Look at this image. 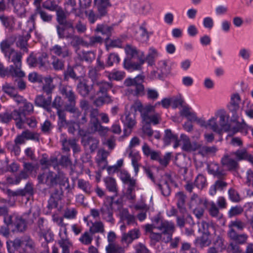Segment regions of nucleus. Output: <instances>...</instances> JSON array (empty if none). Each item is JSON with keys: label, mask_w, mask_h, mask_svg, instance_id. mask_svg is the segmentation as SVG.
I'll return each instance as SVG.
<instances>
[{"label": "nucleus", "mask_w": 253, "mask_h": 253, "mask_svg": "<svg viewBox=\"0 0 253 253\" xmlns=\"http://www.w3.org/2000/svg\"><path fill=\"white\" fill-rule=\"evenodd\" d=\"M93 84V95L92 98H95L94 104L100 107L104 104H108L112 102L109 96L107 95V92L112 87V84L104 81H99Z\"/></svg>", "instance_id": "1"}, {"label": "nucleus", "mask_w": 253, "mask_h": 253, "mask_svg": "<svg viewBox=\"0 0 253 253\" xmlns=\"http://www.w3.org/2000/svg\"><path fill=\"white\" fill-rule=\"evenodd\" d=\"M60 92L66 99L68 103L64 105V110L71 113L75 114L78 116L80 113L76 107V95L72 87L68 85H63L60 87Z\"/></svg>", "instance_id": "2"}, {"label": "nucleus", "mask_w": 253, "mask_h": 253, "mask_svg": "<svg viewBox=\"0 0 253 253\" xmlns=\"http://www.w3.org/2000/svg\"><path fill=\"white\" fill-rule=\"evenodd\" d=\"M22 56L21 52L15 50L5 55L8 61L13 63L10 66L9 71V73H10L12 76L22 78L25 76V73L21 70Z\"/></svg>", "instance_id": "3"}, {"label": "nucleus", "mask_w": 253, "mask_h": 253, "mask_svg": "<svg viewBox=\"0 0 253 253\" xmlns=\"http://www.w3.org/2000/svg\"><path fill=\"white\" fill-rule=\"evenodd\" d=\"M143 80L142 76H137L134 79L127 78L124 82V84L128 87L127 92L134 96L142 95L144 94V87L142 84Z\"/></svg>", "instance_id": "4"}, {"label": "nucleus", "mask_w": 253, "mask_h": 253, "mask_svg": "<svg viewBox=\"0 0 253 253\" xmlns=\"http://www.w3.org/2000/svg\"><path fill=\"white\" fill-rule=\"evenodd\" d=\"M155 106L150 105L143 108L142 111V119L145 124H153L155 125L159 124L161 116L159 113L155 112Z\"/></svg>", "instance_id": "5"}, {"label": "nucleus", "mask_w": 253, "mask_h": 253, "mask_svg": "<svg viewBox=\"0 0 253 253\" xmlns=\"http://www.w3.org/2000/svg\"><path fill=\"white\" fill-rule=\"evenodd\" d=\"M157 229L161 231L164 236L163 242L168 243L171 240L173 233L175 230V226L172 222L164 220L160 226H157Z\"/></svg>", "instance_id": "6"}, {"label": "nucleus", "mask_w": 253, "mask_h": 253, "mask_svg": "<svg viewBox=\"0 0 253 253\" xmlns=\"http://www.w3.org/2000/svg\"><path fill=\"white\" fill-rule=\"evenodd\" d=\"M125 128L124 135L122 137L128 136L132 132L133 128L136 125L135 115L134 113H128L126 114L125 118L123 120Z\"/></svg>", "instance_id": "7"}, {"label": "nucleus", "mask_w": 253, "mask_h": 253, "mask_svg": "<svg viewBox=\"0 0 253 253\" xmlns=\"http://www.w3.org/2000/svg\"><path fill=\"white\" fill-rule=\"evenodd\" d=\"M57 115L59 118L58 125L60 127H66L70 133L74 134L79 128V125L75 122H68L65 119V113L64 111H58Z\"/></svg>", "instance_id": "8"}, {"label": "nucleus", "mask_w": 253, "mask_h": 253, "mask_svg": "<svg viewBox=\"0 0 253 253\" xmlns=\"http://www.w3.org/2000/svg\"><path fill=\"white\" fill-rule=\"evenodd\" d=\"M50 52L51 56L61 57L62 59L70 57L72 54L67 46H61L57 44L50 47Z\"/></svg>", "instance_id": "9"}, {"label": "nucleus", "mask_w": 253, "mask_h": 253, "mask_svg": "<svg viewBox=\"0 0 253 253\" xmlns=\"http://www.w3.org/2000/svg\"><path fill=\"white\" fill-rule=\"evenodd\" d=\"M39 182L52 186L57 183V175L50 171H45L38 176Z\"/></svg>", "instance_id": "10"}, {"label": "nucleus", "mask_w": 253, "mask_h": 253, "mask_svg": "<svg viewBox=\"0 0 253 253\" xmlns=\"http://www.w3.org/2000/svg\"><path fill=\"white\" fill-rule=\"evenodd\" d=\"M77 89L78 93L83 97H86L90 95V99L94 100L95 98H92L93 95V84L88 85L84 81H82L80 79L79 83L77 84Z\"/></svg>", "instance_id": "11"}, {"label": "nucleus", "mask_w": 253, "mask_h": 253, "mask_svg": "<svg viewBox=\"0 0 253 253\" xmlns=\"http://www.w3.org/2000/svg\"><path fill=\"white\" fill-rule=\"evenodd\" d=\"M141 233L138 228L133 229L128 232L124 233L122 234L121 242L127 245H129L133 241L138 239Z\"/></svg>", "instance_id": "12"}, {"label": "nucleus", "mask_w": 253, "mask_h": 253, "mask_svg": "<svg viewBox=\"0 0 253 253\" xmlns=\"http://www.w3.org/2000/svg\"><path fill=\"white\" fill-rule=\"evenodd\" d=\"M28 140L40 141V136L38 133L26 130L23 131L21 134L17 136L14 142H23L25 140Z\"/></svg>", "instance_id": "13"}, {"label": "nucleus", "mask_w": 253, "mask_h": 253, "mask_svg": "<svg viewBox=\"0 0 253 253\" xmlns=\"http://www.w3.org/2000/svg\"><path fill=\"white\" fill-rule=\"evenodd\" d=\"M138 63H132L130 60L125 59L124 62V67L127 70H140L141 66L145 62V55L144 52H141V56L138 58Z\"/></svg>", "instance_id": "14"}, {"label": "nucleus", "mask_w": 253, "mask_h": 253, "mask_svg": "<svg viewBox=\"0 0 253 253\" xmlns=\"http://www.w3.org/2000/svg\"><path fill=\"white\" fill-rule=\"evenodd\" d=\"M241 98L238 93H235L232 95L230 101V110L233 114V120L237 121L239 118V115L236 112L239 109V104Z\"/></svg>", "instance_id": "15"}, {"label": "nucleus", "mask_w": 253, "mask_h": 253, "mask_svg": "<svg viewBox=\"0 0 253 253\" xmlns=\"http://www.w3.org/2000/svg\"><path fill=\"white\" fill-rule=\"evenodd\" d=\"M27 213L24 214L22 216H16L15 217V225L16 229L20 232L25 231L27 227V222H33V219H27Z\"/></svg>", "instance_id": "16"}, {"label": "nucleus", "mask_w": 253, "mask_h": 253, "mask_svg": "<svg viewBox=\"0 0 253 253\" xmlns=\"http://www.w3.org/2000/svg\"><path fill=\"white\" fill-rule=\"evenodd\" d=\"M133 145V143H130L129 146V149H130L129 157L131 158L132 165L134 168V171L135 173L137 174L139 169L140 165L139 164L138 162L140 160L141 157L138 152L131 150Z\"/></svg>", "instance_id": "17"}, {"label": "nucleus", "mask_w": 253, "mask_h": 253, "mask_svg": "<svg viewBox=\"0 0 253 253\" xmlns=\"http://www.w3.org/2000/svg\"><path fill=\"white\" fill-rule=\"evenodd\" d=\"M25 115H23L21 110L15 109L11 113V120L15 121L16 126L19 129L23 127L25 124Z\"/></svg>", "instance_id": "18"}, {"label": "nucleus", "mask_w": 253, "mask_h": 253, "mask_svg": "<svg viewBox=\"0 0 253 253\" xmlns=\"http://www.w3.org/2000/svg\"><path fill=\"white\" fill-rule=\"evenodd\" d=\"M36 18V14H32L30 17L29 19L23 27V33H25L27 39H30L31 37L30 33L35 29Z\"/></svg>", "instance_id": "19"}, {"label": "nucleus", "mask_w": 253, "mask_h": 253, "mask_svg": "<svg viewBox=\"0 0 253 253\" xmlns=\"http://www.w3.org/2000/svg\"><path fill=\"white\" fill-rule=\"evenodd\" d=\"M100 214L103 219L113 224L114 219L113 217V211L111 206L104 205L100 209Z\"/></svg>", "instance_id": "20"}, {"label": "nucleus", "mask_w": 253, "mask_h": 253, "mask_svg": "<svg viewBox=\"0 0 253 253\" xmlns=\"http://www.w3.org/2000/svg\"><path fill=\"white\" fill-rule=\"evenodd\" d=\"M230 155L225 154L222 158L221 163L222 165L229 170L235 169L238 167V164L236 160L230 157Z\"/></svg>", "instance_id": "21"}, {"label": "nucleus", "mask_w": 253, "mask_h": 253, "mask_svg": "<svg viewBox=\"0 0 253 253\" xmlns=\"http://www.w3.org/2000/svg\"><path fill=\"white\" fill-rule=\"evenodd\" d=\"M0 21L6 29L10 31L13 30L15 24V19L13 16L1 14L0 16Z\"/></svg>", "instance_id": "22"}, {"label": "nucleus", "mask_w": 253, "mask_h": 253, "mask_svg": "<svg viewBox=\"0 0 253 253\" xmlns=\"http://www.w3.org/2000/svg\"><path fill=\"white\" fill-rule=\"evenodd\" d=\"M211 243L212 247L221 252L226 248V245L223 237L219 235H216L215 232H214V236L212 237Z\"/></svg>", "instance_id": "23"}, {"label": "nucleus", "mask_w": 253, "mask_h": 253, "mask_svg": "<svg viewBox=\"0 0 253 253\" xmlns=\"http://www.w3.org/2000/svg\"><path fill=\"white\" fill-rule=\"evenodd\" d=\"M186 199V196L182 192H178L175 194V199L176 201V205L180 212L182 213L186 211L185 207V204Z\"/></svg>", "instance_id": "24"}, {"label": "nucleus", "mask_w": 253, "mask_h": 253, "mask_svg": "<svg viewBox=\"0 0 253 253\" xmlns=\"http://www.w3.org/2000/svg\"><path fill=\"white\" fill-rule=\"evenodd\" d=\"M207 205L208 200L199 197L196 194H193L190 198L189 206L191 208L199 206H207Z\"/></svg>", "instance_id": "25"}, {"label": "nucleus", "mask_w": 253, "mask_h": 253, "mask_svg": "<svg viewBox=\"0 0 253 253\" xmlns=\"http://www.w3.org/2000/svg\"><path fill=\"white\" fill-rule=\"evenodd\" d=\"M215 115L217 119L219 118L218 125L221 128V131L223 129L226 130L228 126L225 112L223 110H218L215 113Z\"/></svg>", "instance_id": "26"}, {"label": "nucleus", "mask_w": 253, "mask_h": 253, "mask_svg": "<svg viewBox=\"0 0 253 253\" xmlns=\"http://www.w3.org/2000/svg\"><path fill=\"white\" fill-rule=\"evenodd\" d=\"M35 102L36 105L47 109L51 104V96H49L47 98H45L42 95H38L35 98Z\"/></svg>", "instance_id": "27"}, {"label": "nucleus", "mask_w": 253, "mask_h": 253, "mask_svg": "<svg viewBox=\"0 0 253 253\" xmlns=\"http://www.w3.org/2000/svg\"><path fill=\"white\" fill-rule=\"evenodd\" d=\"M159 56V53L157 49L150 47L148 50V54L145 57V61H146L149 65L152 66L155 63V60Z\"/></svg>", "instance_id": "28"}, {"label": "nucleus", "mask_w": 253, "mask_h": 253, "mask_svg": "<svg viewBox=\"0 0 253 253\" xmlns=\"http://www.w3.org/2000/svg\"><path fill=\"white\" fill-rule=\"evenodd\" d=\"M89 231L91 234L96 233H104L105 232L104 225L100 220L94 222H91V225L89 227Z\"/></svg>", "instance_id": "29"}, {"label": "nucleus", "mask_w": 253, "mask_h": 253, "mask_svg": "<svg viewBox=\"0 0 253 253\" xmlns=\"http://www.w3.org/2000/svg\"><path fill=\"white\" fill-rule=\"evenodd\" d=\"M227 186V183L222 180H218L211 185L209 190V194L211 196L216 194L217 190H222Z\"/></svg>", "instance_id": "30"}, {"label": "nucleus", "mask_w": 253, "mask_h": 253, "mask_svg": "<svg viewBox=\"0 0 253 253\" xmlns=\"http://www.w3.org/2000/svg\"><path fill=\"white\" fill-rule=\"evenodd\" d=\"M125 52L126 54L127 57L126 59L130 60L131 59L135 57L136 56H138L139 58L141 56V52L142 51H139L136 49L135 46L127 44L125 48Z\"/></svg>", "instance_id": "31"}, {"label": "nucleus", "mask_w": 253, "mask_h": 253, "mask_svg": "<svg viewBox=\"0 0 253 253\" xmlns=\"http://www.w3.org/2000/svg\"><path fill=\"white\" fill-rule=\"evenodd\" d=\"M211 234H202V235L196 240V243L201 248L209 246L211 244Z\"/></svg>", "instance_id": "32"}, {"label": "nucleus", "mask_w": 253, "mask_h": 253, "mask_svg": "<svg viewBox=\"0 0 253 253\" xmlns=\"http://www.w3.org/2000/svg\"><path fill=\"white\" fill-rule=\"evenodd\" d=\"M65 10L68 14L73 13L76 16H79L76 8V0H67L65 3Z\"/></svg>", "instance_id": "33"}, {"label": "nucleus", "mask_w": 253, "mask_h": 253, "mask_svg": "<svg viewBox=\"0 0 253 253\" xmlns=\"http://www.w3.org/2000/svg\"><path fill=\"white\" fill-rule=\"evenodd\" d=\"M217 150L215 146H203L199 147V153L203 156H213L217 151Z\"/></svg>", "instance_id": "34"}, {"label": "nucleus", "mask_w": 253, "mask_h": 253, "mask_svg": "<svg viewBox=\"0 0 253 253\" xmlns=\"http://www.w3.org/2000/svg\"><path fill=\"white\" fill-rule=\"evenodd\" d=\"M44 219L40 218L38 222V226L40 229L41 234L45 240L47 242H49L52 240V236L50 233L48 232V230L44 229Z\"/></svg>", "instance_id": "35"}, {"label": "nucleus", "mask_w": 253, "mask_h": 253, "mask_svg": "<svg viewBox=\"0 0 253 253\" xmlns=\"http://www.w3.org/2000/svg\"><path fill=\"white\" fill-rule=\"evenodd\" d=\"M106 253H125V249L118 244H108L105 247Z\"/></svg>", "instance_id": "36"}, {"label": "nucleus", "mask_w": 253, "mask_h": 253, "mask_svg": "<svg viewBox=\"0 0 253 253\" xmlns=\"http://www.w3.org/2000/svg\"><path fill=\"white\" fill-rule=\"evenodd\" d=\"M106 188L110 192L116 193L117 192V185L115 179L111 177H107L104 179Z\"/></svg>", "instance_id": "37"}, {"label": "nucleus", "mask_w": 253, "mask_h": 253, "mask_svg": "<svg viewBox=\"0 0 253 253\" xmlns=\"http://www.w3.org/2000/svg\"><path fill=\"white\" fill-rule=\"evenodd\" d=\"M113 30V27L106 24H98L95 30V31L98 33H101L102 35H106L109 38Z\"/></svg>", "instance_id": "38"}, {"label": "nucleus", "mask_w": 253, "mask_h": 253, "mask_svg": "<svg viewBox=\"0 0 253 253\" xmlns=\"http://www.w3.org/2000/svg\"><path fill=\"white\" fill-rule=\"evenodd\" d=\"M78 187L86 194H89L92 192V186L90 183L83 179L78 180Z\"/></svg>", "instance_id": "39"}, {"label": "nucleus", "mask_w": 253, "mask_h": 253, "mask_svg": "<svg viewBox=\"0 0 253 253\" xmlns=\"http://www.w3.org/2000/svg\"><path fill=\"white\" fill-rule=\"evenodd\" d=\"M208 209L210 215L212 217H217L219 214V208L216 205L213 201L209 202L208 201L207 206H205Z\"/></svg>", "instance_id": "40"}, {"label": "nucleus", "mask_w": 253, "mask_h": 253, "mask_svg": "<svg viewBox=\"0 0 253 253\" xmlns=\"http://www.w3.org/2000/svg\"><path fill=\"white\" fill-rule=\"evenodd\" d=\"M207 128H210L214 132L221 131V128L217 124V117L215 115L207 121Z\"/></svg>", "instance_id": "41"}, {"label": "nucleus", "mask_w": 253, "mask_h": 253, "mask_svg": "<svg viewBox=\"0 0 253 253\" xmlns=\"http://www.w3.org/2000/svg\"><path fill=\"white\" fill-rule=\"evenodd\" d=\"M51 63L53 68L55 71L62 70L64 68V61L55 56H51Z\"/></svg>", "instance_id": "42"}, {"label": "nucleus", "mask_w": 253, "mask_h": 253, "mask_svg": "<svg viewBox=\"0 0 253 253\" xmlns=\"http://www.w3.org/2000/svg\"><path fill=\"white\" fill-rule=\"evenodd\" d=\"M163 139L165 142H178L177 135L173 133L170 129H166L165 131Z\"/></svg>", "instance_id": "43"}, {"label": "nucleus", "mask_w": 253, "mask_h": 253, "mask_svg": "<svg viewBox=\"0 0 253 253\" xmlns=\"http://www.w3.org/2000/svg\"><path fill=\"white\" fill-rule=\"evenodd\" d=\"M195 185L199 189H203L208 185L206 177L203 174H199L194 181Z\"/></svg>", "instance_id": "44"}, {"label": "nucleus", "mask_w": 253, "mask_h": 253, "mask_svg": "<svg viewBox=\"0 0 253 253\" xmlns=\"http://www.w3.org/2000/svg\"><path fill=\"white\" fill-rule=\"evenodd\" d=\"M24 169L20 172V176L23 178V179H27L28 177V173L32 172L34 170V167L29 163H24Z\"/></svg>", "instance_id": "45"}, {"label": "nucleus", "mask_w": 253, "mask_h": 253, "mask_svg": "<svg viewBox=\"0 0 253 253\" xmlns=\"http://www.w3.org/2000/svg\"><path fill=\"white\" fill-rule=\"evenodd\" d=\"M120 177L125 184H132L135 180L131 177L130 174L125 170H121L120 172Z\"/></svg>", "instance_id": "46"}, {"label": "nucleus", "mask_w": 253, "mask_h": 253, "mask_svg": "<svg viewBox=\"0 0 253 253\" xmlns=\"http://www.w3.org/2000/svg\"><path fill=\"white\" fill-rule=\"evenodd\" d=\"M99 70L95 68L91 67L89 68L88 71V77L92 81V84L97 82L99 80H98L100 74L99 73Z\"/></svg>", "instance_id": "47"}, {"label": "nucleus", "mask_w": 253, "mask_h": 253, "mask_svg": "<svg viewBox=\"0 0 253 253\" xmlns=\"http://www.w3.org/2000/svg\"><path fill=\"white\" fill-rule=\"evenodd\" d=\"M34 14H36V15H40V18L44 22L50 23L52 20V16L42 9L36 10Z\"/></svg>", "instance_id": "48"}, {"label": "nucleus", "mask_w": 253, "mask_h": 253, "mask_svg": "<svg viewBox=\"0 0 253 253\" xmlns=\"http://www.w3.org/2000/svg\"><path fill=\"white\" fill-rule=\"evenodd\" d=\"M56 30L59 39H66L65 36H73L74 33L72 32L71 30H66L65 28H61L60 26H56Z\"/></svg>", "instance_id": "49"}, {"label": "nucleus", "mask_w": 253, "mask_h": 253, "mask_svg": "<svg viewBox=\"0 0 253 253\" xmlns=\"http://www.w3.org/2000/svg\"><path fill=\"white\" fill-rule=\"evenodd\" d=\"M92 235L90 232H85L81 235L79 238V241L84 245H90L93 240Z\"/></svg>", "instance_id": "50"}, {"label": "nucleus", "mask_w": 253, "mask_h": 253, "mask_svg": "<svg viewBox=\"0 0 253 253\" xmlns=\"http://www.w3.org/2000/svg\"><path fill=\"white\" fill-rule=\"evenodd\" d=\"M11 42L8 40H4L0 43V48L2 52L4 53V56L7 54L14 50L11 47Z\"/></svg>", "instance_id": "51"}, {"label": "nucleus", "mask_w": 253, "mask_h": 253, "mask_svg": "<svg viewBox=\"0 0 253 253\" xmlns=\"http://www.w3.org/2000/svg\"><path fill=\"white\" fill-rule=\"evenodd\" d=\"M58 244L62 248V253H70L69 247L71 246V242L69 241L68 239H65L64 237L62 240L58 241Z\"/></svg>", "instance_id": "52"}, {"label": "nucleus", "mask_w": 253, "mask_h": 253, "mask_svg": "<svg viewBox=\"0 0 253 253\" xmlns=\"http://www.w3.org/2000/svg\"><path fill=\"white\" fill-rule=\"evenodd\" d=\"M107 77L110 80L120 81L124 77V73L121 71H113L108 73Z\"/></svg>", "instance_id": "53"}, {"label": "nucleus", "mask_w": 253, "mask_h": 253, "mask_svg": "<svg viewBox=\"0 0 253 253\" xmlns=\"http://www.w3.org/2000/svg\"><path fill=\"white\" fill-rule=\"evenodd\" d=\"M231 156H235L237 161H241L246 159L248 156V152L245 149H242L231 153Z\"/></svg>", "instance_id": "54"}, {"label": "nucleus", "mask_w": 253, "mask_h": 253, "mask_svg": "<svg viewBox=\"0 0 253 253\" xmlns=\"http://www.w3.org/2000/svg\"><path fill=\"white\" fill-rule=\"evenodd\" d=\"M42 6L49 11H54L57 10L58 5L54 0H46L42 3Z\"/></svg>", "instance_id": "55"}, {"label": "nucleus", "mask_w": 253, "mask_h": 253, "mask_svg": "<svg viewBox=\"0 0 253 253\" xmlns=\"http://www.w3.org/2000/svg\"><path fill=\"white\" fill-rule=\"evenodd\" d=\"M158 186L164 196H169L170 195V189L167 181H161Z\"/></svg>", "instance_id": "56"}, {"label": "nucleus", "mask_w": 253, "mask_h": 253, "mask_svg": "<svg viewBox=\"0 0 253 253\" xmlns=\"http://www.w3.org/2000/svg\"><path fill=\"white\" fill-rule=\"evenodd\" d=\"M201 230H202L203 234H211L210 230H212L214 232H215V226L212 223H208L206 221L201 222Z\"/></svg>", "instance_id": "57"}, {"label": "nucleus", "mask_w": 253, "mask_h": 253, "mask_svg": "<svg viewBox=\"0 0 253 253\" xmlns=\"http://www.w3.org/2000/svg\"><path fill=\"white\" fill-rule=\"evenodd\" d=\"M164 220H163L159 217H155L153 220V223L152 224H147L145 226L146 231H151L154 228L157 229V226H159L161 225L162 222H164Z\"/></svg>", "instance_id": "58"}, {"label": "nucleus", "mask_w": 253, "mask_h": 253, "mask_svg": "<svg viewBox=\"0 0 253 253\" xmlns=\"http://www.w3.org/2000/svg\"><path fill=\"white\" fill-rule=\"evenodd\" d=\"M152 10V6L149 2L145 3L142 4L138 10L140 15L146 16L150 14Z\"/></svg>", "instance_id": "59"}, {"label": "nucleus", "mask_w": 253, "mask_h": 253, "mask_svg": "<svg viewBox=\"0 0 253 253\" xmlns=\"http://www.w3.org/2000/svg\"><path fill=\"white\" fill-rule=\"evenodd\" d=\"M23 245L26 247L28 252H32L34 251L35 245L29 237H26L23 239Z\"/></svg>", "instance_id": "60"}, {"label": "nucleus", "mask_w": 253, "mask_h": 253, "mask_svg": "<svg viewBox=\"0 0 253 253\" xmlns=\"http://www.w3.org/2000/svg\"><path fill=\"white\" fill-rule=\"evenodd\" d=\"M23 107L21 110L24 115L31 114L34 111V106L32 103L27 101L23 102Z\"/></svg>", "instance_id": "61"}, {"label": "nucleus", "mask_w": 253, "mask_h": 253, "mask_svg": "<svg viewBox=\"0 0 253 253\" xmlns=\"http://www.w3.org/2000/svg\"><path fill=\"white\" fill-rule=\"evenodd\" d=\"M170 100L171 105L173 108H176L179 106H182L184 102V100L180 94L170 98Z\"/></svg>", "instance_id": "62"}, {"label": "nucleus", "mask_w": 253, "mask_h": 253, "mask_svg": "<svg viewBox=\"0 0 253 253\" xmlns=\"http://www.w3.org/2000/svg\"><path fill=\"white\" fill-rule=\"evenodd\" d=\"M139 30L141 33L140 36L137 37V40L142 42L148 41L149 39V33L147 32L146 29L143 26H141L139 27Z\"/></svg>", "instance_id": "63"}, {"label": "nucleus", "mask_w": 253, "mask_h": 253, "mask_svg": "<svg viewBox=\"0 0 253 253\" xmlns=\"http://www.w3.org/2000/svg\"><path fill=\"white\" fill-rule=\"evenodd\" d=\"M246 226V224L240 220L236 219L231 221L228 224L229 228H236L239 230H242Z\"/></svg>", "instance_id": "64"}]
</instances>
